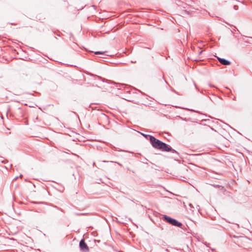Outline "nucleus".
I'll return each mask as SVG.
<instances>
[{"instance_id":"nucleus-7","label":"nucleus","mask_w":252,"mask_h":252,"mask_svg":"<svg viewBox=\"0 0 252 252\" xmlns=\"http://www.w3.org/2000/svg\"><path fill=\"white\" fill-rule=\"evenodd\" d=\"M20 178H22V175H21L20 176Z\"/></svg>"},{"instance_id":"nucleus-4","label":"nucleus","mask_w":252,"mask_h":252,"mask_svg":"<svg viewBox=\"0 0 252 252\" xmlns=\"http://www.w3.org/2000/svg\"><path fill=\"white\" fill-rule=\"evenodd\" d=\"M218 59L220 63H221L222 64L229 65L230 64V62L226 60L220 58H218Z\"/></svg>"},{"instance_id":"nucleus-5","label":"nucleus","mask_w":252,"mask_h":252,"mask_svg":"<svg viewBox=\"0 0 252 252\" xmlns=\"http://www.w3.org/2000/svg\"><path fill=\"white\" fill-rule=\"evenodd\" d=\"M105 52H106L105 51H98V52H95L94 54L96 55L104 54Z\"/></svg>"},{"instance_id":"nucleus-3","label":"nucleus","mask_w":252,"mask_h":252,"mask_svg":"<svg viewBox=\"0 0 252 252\" xmlns=\"http://www.w3.org/2000/svg\"><path fill=\"white\" fill-rule=\"evenodd\" d=\"M79 246L81 250L84 252H88L89 250L87 245L85 242L84 239H82L80 242Z\"/></svg>"},{"instance_id":"nucleus-2","label":"nucleus","mask_w":252,"mask_h":252,"mask_svg":"<svg viewBox=\"0 0 252 252\" xmlns=\"http://www.w3.org/2000/svg\"><path fill=\"white\" fill-rule=\"evenodd\" d=\"M164 220H166L169 223L177 226H181L182 223L177 221L176 220L172 219L166 216H164Z\"/></svg>"},{"instance_id":"nucleus-1","label":"nucleus","mask_w":252,"mask_h":252,"mask_svg":"<svg viewBox=\"0 0 252 252\" xmlns=\"http://www.w3.org/2000/svg\"><path fill=\"white\" fill-rule=\"evenodd\" d=\"M149 140L152 146L156 149L165 152H169L172 150L171 147L155 138L153 136H150Z\"/></svg>"},{"instance_id":"nucleus-6","label":"nucleus","mask_w":252,"mask_h":252,"mask_svg":"<svg viewBox=\"0 0 252 252\" xmlns=\"http://www.w3.org/2000/svg\"><path fill=\"white\" fill-rule=\"evenodd\" d=\"M142 134L146 138H147L148 137H150V135H146V134H143L142 133Z\"/></svg>"}]
</instances>
